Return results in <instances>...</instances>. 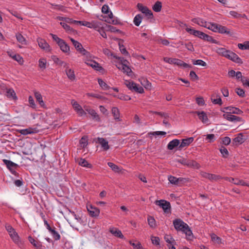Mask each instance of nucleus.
Segmentation results:
<instances>
[{
    "mask_svg": "<svg viewBox=\"0 0 249 249\" xmlns=\"http://www.w3.org/2000/svg\"><path fill=\"white\" fill-rule=\"evenodd\" d=\"M173 225L175 229L178 231H181L185 233L186 239L188 240H192L193 238V234L189 226L184 222L181 219L177 218L173 221Z\"/></svg>",
    "mask_w": 249,
    "mask_h": 249,
    "instance_id": "f257e3e1",
    "label": "nucleus"
},
{
    "mask_svg": "<svg viewBox=\"0 0 249 249\" xmlns=\"http://www.w3.org/2000/svg\"><path fill=\"white\" fill-rule=\"evenodd\" d=\"M186 31L189 34L193 35L196 36H197L205 41H207L215 44L217 43V41L215 39H213L211 36H210L203 32L189 28H186Z\"/></svg>",
    "mask_w": 249,
    "mask_h": 249,
    "instance_id": "f03ea898",
    "label": "nucleus"
},
{
    "mask_svg": "<svg viewBox=\"0 0 249 249\" xmlns=\"http://www.w3.org/2000/svg\"><path fill=\"white\" fill-rule=\"evenodd\" d=\"M5 228L7 231L9 232V235L13 242L15 244H17L19 247H21L22 242L20 240L19 236L17 232L15 231L14 229L11 225L7 224L5 225Z\"/></svg>",
    "mask_w": 249,
    "mask_h": 249,
    "instance_id": "7ed1b4c3",
    "label": "nucleus"
},
{
    "mask_svg": "<svg viewBox=\"0 0 249 249\" xmlns=\"http://www.w3.org/2000/svg\"><path fill=\"white\" fill-rule=\"evenodd\" d=\"M163 59L166 62L170 64H174L178 66L182 67L184 68H192V66L191 65L188 64L178 59L164 57Z\"/></svg>",
    "mask_w": 249,
    "mask_h": 249,
    "instance_id": "20e7f679",
    "label": "nucleus"
},
{
    "mask_svg": "<svg viewBox=\"0 0 249 249\" xmlns=\"http://www.w3.org/2000/svg\"><path fill=\"white\" fill-rule=\"evenodd\" d=\"M156 205L162 208L165 213L170 212L171 205L169 202L164 200H156L155 202Z\"/></svg>",
    "mask_w": 249,
    "mask_h": 249,
    "instance_id": "39448f33",
    "label": "nucleus"
},
{
    "mask_svg": "<svg viewBox=\"0 0 249 249\" xmlns=\"http://www.w3.org/2000/svg\"><path fill=\"white\" fill-rule=\"evenodd\" d=\"M70 40L72 43V44L76 49L77 51H78L80 53H82L83 55H86L87 54L89 53V52L86 51L82 46V44L78 42L76 40H75L72 38H70Z\"/></svg>",
    "mask_w": 249,
    "mask_h": 249,
    "instance_id": "423d86ee",
    "label": "nucleus"
},
{
    "mask_svg": "<svg viewBox=\"0 0 249 249\" xmlns=\"http://www.w3.org/2000/svg\"><path fill=\"white\" fill-rule=\"evenodd\" d=\"M137 7L139 10L144 14L148 18H153L152 12L146 6H143L142 3H138Z\"/></svg>",
    "mask_w": 249,
    "mask_h": 249,
    "instance_id": "0eeeda50",
    "label": "nucleus"
},
{
    "mask_svg": "<svg viewBox=\"0 0 249 249\" xmlns=\"http://www.w3.org/2000/svg\"><path fill=\"white\" fill-rule=\"evenodd\" d=\"M200 175L202 177L207 178L211 181H217L222 178V177L219 175L210 174L205 172H201Z\"/></svg>",
    "mask_w": 249,
    "mask_h": 249,
    "instance_id": "6e6552de",
    "label": "nucleus"
},
{
    "mask_svg": "<svg viewBox=\"0 0 249 249\" xmlns=\"http://www.w3.org/2000/svg\"><path fill=\"white\" fill-rule=\"evenodd\" d=\"M3 161L11 173L15 175H17L18 173L15 170L18 167V165L7 160L4 159L3 160Z\"/></svg>",
    "mask_w": 249,
    "mask_h": 249,
    "instance_id": "1a4fd4ad",
    "label": "nucleus"
},
{
    "mask_svg": "<svg viewBox=\"0 0 249 249\" xmlns=\"http://www.w3.org/2000/svg\"><path fill=\"white\" fill-rule=\"evenodd\" d=\"M222 111L225 112L226 114H240L243 113V111L239 108L233 107H228L223 108Z\"/></svg>",
    "mask_w": 249,
    "mask_h": 249,
    "instance_id": "9d476101",
    "label": "nucleus"
},
{
    "mask_svg": "<svg viewBox=\"0 0 249 249\" xmlns=\"http://www.w3.org/2000/svg\"><path fill=\"white\" fill-rule=\"evenodd\" d=\"M193 137H190L185 139H183L178 147V149L181 150L184 147L189 146L193 142Z\"/></svg>",
    "mask_w": 249,
    "mask_h": 249,
    "instance_id": "9b49d317",
    "label": "nucleus"
},
{
    "mask_svg": "<svg viewBox=\"0 0 249 249\" xmlns=\"http://www.w3.org/2000/svg\"><path fill=\"white\" fill-rule=\"evenodd\" d=\"M193 114H196L199 117V119L202 121L203 123H206L208 121V118L206 113L204 111H192L190 112Z\"/></svg>",
    "mask_w": 249,
    "mask_h": 249,
    "instance_id": "f8f14e48",
    "label": "nucleus"
},
{
    "mask_svg": "<svg viewBox=\"0 0 249 249\" xmlns=\"http://www.w3.org/2000/svg\"><path fill=\"white\" fill-rule=\"evenodd\" d=\"M87 209L89 215L92 217H97L100 213L99 209L92 206V205L87 206Z\"/></svg>",
    "mask_w": 249,
    "mask_h": 249,
    "instance_id": "ddd939ff",
    "label": "nucleus"
},
{
    "mask_svg": "<svg viewBox=\"0 0 249 249\" xmlns=\"http://www.w3.org/2000/svg\"><path fill=\"white\" fill-rule=\"evenodd\" d=\"M223 117L225 119L231 122H241L242 121L241 117L230 114H224Z\"/></svg>",
    "mask_w": 249,
    "mask_h": 249,
    "instance_id": "4468645a",
    "label": "nucleus"
},
{
    "mask_svg": "<svg viewBox=\"0 0 249 249\" xmlns=\"http://www.w3.org/2000/svg\"><path fill=\"white\" fill-rule=\"evenodd\" d=\"M96 140H97V141H95L96 142L99 143L104 150L107 151L109 149L108 142L105 139L98 137Z\"/></svg>",
    "mask_w": 249,
    "mask_h": 249,
    "instance_id": "2eb2a0df",
    "label": "nucleus"
},
{
    "mask_svg": "<svg viewBox=\"0 0 249 249\" xmlns=\"http://www.w3.org/2000/svg\"><path fill=\"white\" fill-rule=\"evenodd\" d=\"M216 52L219 55L228 58L231 51L226 50L224 48H218L216 50Z\"/></svg>",
    "mask_w": 249,
    "mask_h": 249,
    "instance_id": "dca6fc26",
    "label": "nucleus"
},
{
    "mask_svg": "<svg viewBox=\"0 0 249 249\" xmlns=\"http://www.w3.org/2000/svg\"><path fill=\"white\" fill-rule=\"evenodd\" d=\"M37 42L39 46L41 49L46 51H49L50 50L49 45L44 39L39 38L37 39Z\"/></svg>",
    "mask_w": 249,
    "mask_h": 249,
    "instance_id": "f3484780",
    "label": "nucleus"
},
{
    "mask_svg": "<svg viewBox=\"0 0 249 249\" xmlns=\"http://www.w3.org/2000/svg\"><path fill=\"white\" fill-rule=\"evenodd\" d=\"M109 231L112 234H113L115 237H118V238H120L121 239H123L124 237L121 231L116 228H114V227L110 228L109 229Z\"/></svg>",
    "mask_w": 249,
    "mask_h": 249,
    "instance_id": "a211bd4d",
    "label": "nucleus"
},
{
    "mask_svg": "<svg viewBox=\"0 0 249 249\" xmlns=\"http://www.w3.org/2000/svg\"><path fill=\"white\" fill-rule=\"evenodd\" d=\"M217 32L223 34H226L230 36H232L233 33L229 30L226 27L219 24Z\"/></svg>",
    "mask_w": 249,
    "mask_h": 249,
    "instance_id": "6ab92c4d",
    "label": "nucleus"
},
{
    "mask_svg": "<svg viewBox=\"0 0 249 249\" xmlns=\"http://www.w3.org/2000/svg\"><path fill=\"white\" fill-rule=\"evenodd\" d=\"M228 59L238 64H242L243 63L242 59L232 51H231Z\"/></svg>",
    "mask_w": 249,
    "mask_h": 249,
    "instance_id": "aec40b11",
    "label": "nucleus"
},
{
    "mask_svg": "<svg viewBox=\"0 0 249 249\" xmlns=\"http://www.w3.org/2000/svg\"><path fill=\"white\" fill-rule=\"evenodd\" d=\"M29 242L36 248V249H43L42 244L35 240L32 236H30L28 237Z\"/></svg>",
    "mask_w": 249,
    "mask_h": 249,
    "instance_id": "412c9836",
    "label": "nucleus"
},
{
    "mask_svg": "<svg viewBox=\"0 0 249 249\" xmlns=\"http://www.w3.org/2000/svg\"><path fill=\"white\" fill-rule=\"evenodd\" d=\"M243 136H244L242 133H239L237 137L233 139V144L235 145H238L243 143L245 141Z\"/></svg>",
    "mask_w": 249,
    "mask_h": 249,
    "instance_id": "4be33fe9",
    "label": "nucleus"
},
{
    "mask_svg": "<svg viewBox=\"0 0 249 249\" xmlns=\"http://www.w3.org/2000/svg\"><path fill=\"white\" fill-rule=\"evenodd\" d=\"M180 142L178 139H174L169 142L167 145V148L169 150H173L177 146L179 145Z\"/></svg>",
    "mask_w": 249,
    "mask_h": 249,
    "instance_id": "5701e85b",
    "label": "nucleus"
},
{
    "mask_svg": "<svg viewBox=\"0 0 249 249\" xmlns=\"http://www.w3.org/2000/svg\"><path fill=\"white\" fill-rule=\"evenodd\" d=\"M61 50L64 53H68L70 51V47L66 43V42L63 40L61 43V44H59Z\"/></svg>",
    "mask_w": 249,
    "mask_h": 249,
    "instance_id": "b1692460",
    "label": "nucleus"
},
{
    "mask_svg": "<svg viewBox=\"0 0 249 249\" xmlns=\"http://www.w3.org/2000/svg\"><path fill=\"white\" fill-rule=\"evenodd\" d=\"M66 72L67 76L71 81H73L75 79L74 72L73 70L67 68L66 69Z\"/></svg>",
    "mask_w": 249,
    "mask_h": 249,
    "instance_id": "393cba45",
    "label": "nucleus"
},
{
    "mask_svg": "<svg viewBox=\"0 0 249 249\" xmlns=\"http://www.w3.org/2000/svg\"><path fill=\"white\" fill-rule=\"evenodd\" d=\"M21 134L26 135L29 134H33L35 132V129L32 128H28L24 129H21L18 131Z\"/></svg>",
    "mask_w": 249,
    "mask_h": 249,
    "instance_id": "a878e982",
    "label": "nucleus"
},
{
    "mask_svg": "<svg viewBox=\"0 0 249 249\" xmlns=\"http://www.w3.org/2000/svg\"><path fill=\"white\" fill-rule=\"evenodd\" d=\"M108 18L107 20H106L107 22L112 23L113 24H117L118 22L117 19H113V15L111 12H109L108 13Z\"/></svg>",
    "mask_w": 249,
    "mask_h": 249,
    "instance_id": "bb28decb",
    "label": "nucleus"
},
{
    "mask_svg": "<svg viewBox=\"0 0 249 249\" xmlns=\"http://www.w3.org/2000/svg\"><path fill=\"white\" fill-rule=\"evenodd\" d=\"M218 26L219 24H218L209 22L208 23L206 28L209 30H212L213 32H217L218 30Z\"/></svg>",
    "mask_w": 249,
    "mask_h": 249,
    "instance_id": "cd10ccee",
    "label": "nucleus"
},
{
    "mask_svg": "<svg viewBox=\"0 0 249 249\" xmlns=\"http://www.w3.org/2000/svg\"><path fill=\"white\" fill-rule=\"evenodd\" d=\"M112 114H113L114 119L115 120L120 121V112L118 108L116 107H113L111 110Z\"/></svg>",
    "mask_w": 249,
    "mask_h": 249,
    "instance_id": "c85d7f7f",
    "label": "nucleus"
},
{
    "mask_svg": "<svg viewBox=\"0 0 249 249\" xmlns=\"http://www.w3.org/2000/svg\"><path fill=\"white\" fill-rule=\"evenodd\" d=\"M35 96L39 104L41 107H43L44 106V103L42 100V97L41 94L38 92H35Z\"/></svg>",
    "mask_w": 249,
    "mask_h": 249,
    "instance_id": "c756f323",
    "label": "nucleus"
},
{
    "mask_svg": "<svg viewBox=\"0 0 249 249\" xmlns=\"http://www.w3.org/2000/svg\"><path fill=\"white\" fill-rule=\"evenodd\" d=\"M142 15H141V14L137 15L134 18L133 22H134V24L137 26H139L142 22Z\"/></svg>",
    "mask_w": 249,
    "mask_h": 249,
    "instance_id": "7c9ffc66",
    "label": "nucleus"
},
{
    "mask_svg": "<svg viewBox=\"0 0 249 249\" xmlns=\"http://www.w3.org/2000/svg\"><path fill=\"white\" fill-rule=\"evenodd\" d=\"M89 113L92 116V119H94L97 122L100 121V118L98 114L96 112L94 109L89 110Z\"/></svg>",
    "mask_w": 249,
    "mask_h": 249,
    "instance_id": "2f4dec72",
    "label": "nucleus"
},
{
    "mask_svg": "<svg viewBox=\"0 0 249 249\" xmlns=\"http://www.w3.org/2000/svg\"><path fill=\"white\" fill-rule=\"evenodd\" d=\"M148 225L151 228H155L156 227V221L154 218L151 216H148L147 218Z\"/></svg>",
    "mask_w": 249,
    "mask_h": 249,
    "instance_id": "473e14b6",
    "label": "nucleus"
},
{
    "mask_svg": "<svg viewBox=\"0 0 249 249\" xmlns=\"http://www.w3.org/2000/svg\"><path fill=\"white\" fill-rule=\"evenodd\" d=\"M6 96L8 98H12L14 99H17L16 93L12 89H7Z\"/></svg>",
    "mask_w": 249,
    "mask_h": 249,
    "instance_id": "72a5a7b5",
    "label": "nucleus"
},
{
    "mask_svg": "<svg viewBox=\"0 0 249 249\" xmlns=\"http://www.w3.org/2000/svg\"><path fill=\"white\" fill-rule=\"evenodd\" d=\"M188 167L198 169L200 167V165L198 163H197L196 161L189 160Z\"/></svg>",
    "mask_w": 249,
    "mask_h": 249,
    "instance_id": "f704fd0d",
    "label": "nucleus"
},
{
    "mask_svg": "<svg viewBox=\"0 0 249 249\" xmlns=\"http://www.w3.org/2000/svg\"><path fill=\"white\" fill-rule=\"evenodd\" d=\"M161 2L159 1H157L153 6V10L156 12H159L161 11Z\"/></svg>",
    "mask_w": 249,
    "mask_h": 249,
    "instance_id": "c9c22d12",
    "label": "nucleus"
},
{
    "mask_svg": "<svg viewBox=\"0 0 249 249\" xmlns=\"http://www.w3.org/2000/svg\"><path fill=\"white\" fill-rule=\"evenodd\" d=\"M16 36L17 40L20 43H21L22 45L26 44V40L21 34H20L19 33H18L16 34Z\"/></svg>",
    "mask_w": 249,
    "mask_h": 249,
    "instance_id": "e433bc0d",
    "label": "nucleus"
},
{
    "mask_svg": "<svg viewBox=\"0 0 249 249\" xmlns=\"http://www.w3.org/2000/svg\"><path fill=\"white\" fill-rule=\"evenodd\" d=\"M88 137L86 136H84L81 138L79 141V143L81 145V146L82 148H85L88 144Z\"/></svg>",
    "mask_w": 249,
    "mask_h": 249,
    "instance_id": "4c0bfd02",
    "label": "nucleus"
},
{
    "mask_svg": "<svg viewBox=\"0 0 249 249\" xmlns=\"http://www.w3.org/2000/svg\"><path fill=\"white\" fill-rule=\"evenodd\" d=\"M87 64L97 71H100L102 68L98 63L94 61H91L89 63H87Z\"/></svg>",
    "mask_w": 249,
    "mask_h": 249,
    "instance_id": "58836bf2",
    "label": "nucleus"
},
{
    "mask_svg": "<svg viewBox=\"0 0 249 249\" xmlns=\"http://www.w3.org/2000/svg\"><path fill=\"white\" fill-rule=\"evenodd\" d=\"M107 164L115 172L119 173L121 171L120 167L112 162H109Z\"/></svg>",
    "mask_w": 249,
    "mask_h": 249,
    "instance_id": "ea45409f",
    "label": "nucleus"
},
{
    "mask_svg": "<svg viewBox=\"0 0 249 249\" xmlns=\"http://www.w3.org/2000/svg\"><path fill=\"white\" fill-rule=\"evenodd\" d=\"M79 164L82 166L88 168H91L92 165L88 163V162L85 159H81L79 161Z\"/></svg>",
    "mask_w": 249,
    "mask_h": 249,
    "instance_id": "a19ab883",
    "label": "nucleus"
},
{
    "mask_svg": "<svg viewBox=\"0 0 249 249\" xmlns=\"http://www.w3.org/2000/svg\"><path fill=\"white\" fill-rule=\"evenodd\" d=\"M134 87L133 91L138 92L139 93H142L144 92V89L142 87L137 85L135 83H134Z\"/></svg>",
    "mask_w": 249,
    "mask_h": 249,
    "instance_id": "79ce46f5",
    "label": "nucleus"
},
{
    "mask_svg": "<svg viewBox=\"0 0 249 249\" xmlns=\"http://www.w3.org/2000/svg\"><path fill=\"white\" fill-rule=\"evenodd\" d=\"M192 62L194 65H200L203 67H206L207 66V64L205 62L203 61L202 60L198 59V60H192Z\"/></svg>",
    "mask_w": 249,
    "mask_h": 249,
    "instance_id": "37998d69",
    "label": "nucleus"
},
{
    "mask_svg": "<svg viewBox=\"0 0 249 249\" xmlns=\"http://www.w3.org/2000/svg\"><path fill=\"white\" fill-rule=\"evenodd\" d=\"M149 112L151 113H154L155 114L159 115L161 117H164L165 119H167L169 118L170 116L168 113L161 112H158V111H149Z\"/></svg>",
    "mask_w": 249,
    "mask_h": 249,
    "instance_id": "c03bdc74",
    "label": "nucleus"
},
{
    "mask_svg": "<svg viewBox=\"0 0 249 249\" xmlns=\"http://www.w3.org/2000/svg\"><path fill=\"white\" fill-rule=\"evenodd\" d=\"M219 150L223 158H226L228 157L229 156V152L226 148L224 146H221Z\"/></svg>",
    "mask_w": 249,
    "mask_h": 249,
    "instance_id": "a18cd8bd",
    "label": "nucleus"
},
{
    "mask_svg": "<svg viewBox=\"0 0 249 249\" xmlns=\"http://www.w3.org/2000/svg\"><path fill=\"white\" fill-rule=\"evenodd\" d=\"M168 180H169V182L173 184L178 185V178H177L175 177H174L172 176H169L168 177Z\"/></svg>",
    "mask_w": 249,
    "mask_h": 249,
    "instance_id": "49530a36",
    "label": "nucleus"
},
{
    "mask_svg": "<svg viewBox=\"0 0 249 249\" xmlns=\"http://www.w3.org/2000/svg\"><path fill=\"white\" fill-rule=\"evenodd\" d=\"M98 81L99 85L103 89L106 90L109 88V87L101 79H98Z\"/></svg>",
    "mask_w": 249,
    "mask_h": 249,
    "instance_id": "de8ad7c7",
    "label": "nucleus"
},
{
    "mask_svg": "<svg viewBox=\"0 0 249 249\" xmlns=\"http://www.w3.org/2000/svg\"><path fill=\"white\" fill-rule=\"evenodd\" d=\"M9 55L10 57H11L12 58L19 63H22L23 62L22 58L18 54L12 55L11 54H10Z\"/></svg>",
    "mask_w": 249,
    "mask_h": 249,
    "instance_id": "09e8293b",
    "label": "nucleus"
},
{
    "mask_svg": "<svg viewBox=\"0 0 249 249\" xmlns=\"http://www.w3.org/2000/svg\"><path fill=\"white\" fill-rule=\"evenodd\" d=\"M211 238L213 241L217 243L220 244L221 243V239L220 237H218L214 233H213L211 234Z\"/></svg>",
    "mask_w": 249,
    "mask_h": 249,
    "instance_id": "8fccbe9b",
    "label": "nucleus"
},
{
    "mask_svg": "<svg viewBox=\"0 0 249 249\" xmlns=\"http://www.w3.org/2000/svg\"><path fill=\"white\" fill-rule=\"evenodd\" d=\"M120 50L122 53L125 55H128L129 53L128 52L126 51V49L124 48V45L121 44L120 42L119 43Z\"/></svg>",
    "mask_w": 249,
    "mask_h": 249,
    "instance_id": "3c124183",
    "label": "nucleus"
},
{
    "mask_svg": "<svg viewBox=\"0 0 249 249\" xmlns=\"http://www.w3.org/2000/svg\"><path fill=\"white\" fill-rule=\"evenodd\" d=\"M64 22L65 23H77V24H81L82 22V21H77L73 20L71 18H64Z\"/></svg>",
    "mask_w": 249,
    "mask_h": 249,
    "instance_id": "603ef678",
    "label": "nucleus"
},
{
    "mask_svg": "<svg viewBox=\"0 0 249 249\" xmlns=\"http://www.w3.org/2000/svg\"><path fill=\"white\" fill-rule=\"evenodd\" d=\"M71 104L76 112L82 107L76 101H75L73 100L71 101Z\"/></svg>",
    "mask_w": 249,
    "mask_h": 249,
    "instance_id": "864d4df0",
    "label": "nucleus"
},
{
    "mask_svg": "<svg viewBox=\"0 0 249 249\" xmlns=\"http://www.w3.org/2000/svg\"><path fill=\"white\" fill-rule=\"evenodd\" d=\"M50 231L51 232L52 235L53 236V237L54 238L55 240H57L60 239V235L54 230L52 229L51 231Z\"/></svg>",
    "mask_w": 249,
    "mask_h": 249,
    "instance_id": "5fc2aeb1",
    "label": "nucleus"
},
{
    "mask_svg": "<svg viewBox=\"0 0 249 249\" xmlns=\"http://www.w3.org/2000/svg\"><path fill=\"white\" fill-rule=\"evenodd\" d=\"M50 35L52 36L53 40H54L57 43L58 45L59 44H61V43L63 40V39H62L60 38L59 37H58L55 35H53V34H50Z\"/></svg>",
    "mask_w": 249,
    "mask_h": 249,
    "instance_id": "6e6d98bb",
    "label": "nucleus"
},
{
    "mask_svg": "<svg viewBox=\"0 0 249 249\" xmlns=\"http://www.w3.org/2000/svg\"><path fill=\"white\" fill-rule=\"evenodd\" d=\"M177 162H178L184 165H186L188 166V164H189V160H187V159H184V158H181L180 159L177 160Z\"/></svg>",
    "mask_w": 249,
    "mask_h": 249,
    "instance_id": "4d7b16f0",
    "label": "nucleus"
},
{
    "mask_svg": "<svg viewBox=\"0 0 249 249\" xmlns=\"http://www.w3.org/2000/svg\"><path fill=\"white\" fill-rule=\"evenodd\" d=\"M151 239L152 244H153L154 245H159L160 244V239L159 237L152 236H151Z\"/></svg>",
    "mask_w": 249,
    "mask_h": 249,
    "instance_id": "13d9d810",
    "label": "nucleus"
},
{
    "mask_svg": "<svg viewBox=\"0 0 249 249\" xmlns=\"http://www.w3.org/2000/svg\"><path fill=\"white\" fill-rule=\"evenodd\" d=\"M46 65V61L44 59H40L39 60V67L41 69H45Z\"/></svg>",
    "mask_w": 249,
    "mask_h": 249,
    "instance_id": "bf43d9fd",
    "label": "nucleus"
},
{
    "mask_svg": "<svg viewBox=\"0 0 249 249\" xmlns=\"http://www.w3.org/2000/svg\"><path fill=\"white\" fill-rule=\"evenodd\" d=\"M236 93L240 97H244L245 96L244 90L240 88H236L235 89Z\"/></svg>",
    "mask_w": 249,
    "mask_h": 249,
    "instance_id": "052dcab7",
    "label": "nucleus"
},
{
    "mask_svg": "<svg viewBox=\"0 0 249 249\" xmlns=\"http://www.w3.org/2000/svg\"><path fill=\"white\" fill-rule=\"evenodd\" d=\"M164 239L165 241L169 244H172L173 242H175V240L173 238L169 235H166L164 237Z\"/></svg>",
    "mask_w": 249,
    "mask_h": 249,
    "instance_id": "680f3d73",
    "label": "nucleus"
},
{
    "mask_svg": "<svg viewBox=\"0 0 249 249\" xmlns=\"http://www.w3.org/2000/svg\"><path fill=\"white\" fill-rule=\"evenodd\" d=\"M60 24L64 28V29H65L67 31H71L72 30V29L71 28V27L67 24L64 22H61L60 23Z\"/></svg>",
    "mask_w": 249,
    "mask_h": 249,
    "instance_id": "e2e57ef3",
    "label": "nucleus"
},
{
    "mask_svg": "<svg viewBox=\"0 0 249 249\" xmlns=\"http://www.w3.org/2000/svg\"><path fill=\"white\" fill-rule=\"evenodd\" d=\"M231 142V139L229 137H225L222 139V143L225 145H229Z\"/></svg>",
    "mask_w": 249,
    "mask_h": 249,
    "instance_id": "0e129e2a",
    "label": "nucleus"
},
{
    "mask_svg": "<svg viewBox=\"0 0 249 249\" xmlns=\"http://www.w3.org/2000/svg\"><path fill=\"white\" fill-rule=\"evenodd\" d=\"M185 46L188 50L190 51L191 52H194L195 51L193 45L191 42L185 43Z\"/></svg>",
    "mask_w": 249,
    "mask_h": 249,
    "instance_id": "69168bd1",
    "label": "nucleus"
},
{
    "mask_svg": "<svg viewBox=\"0 0 249 249\" xmlns=\"http://www.w3.org/2000/svg\"><path fill=\"white\" fill-rule=\"evenodd\" d=\"M190 77L193 80L198 79V76L196 74L194 71H191L190 72Z\"/></svg>",
    "mask_w": 249,
    "mask_h": 249,
    "instance_id": "338daca9",
    "label": "nucleus"
},
{
    "mask_svg": "<svg viewBox=\"0 0 249 249\" xmlns=\"http://www.w3.org/2000/svg\"><path fill=\"white\" fill-rule=\"evenodd\" d=\"M241 82L244 86L249 87V79L247 77H243L241 79Z\"/></svg>",
    "mask_w": 249,
    "mask_h": 249,
    "instance_id": "774afa93",
    "label": "nucleus"
}]
</instances>
